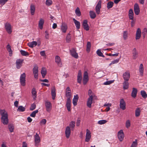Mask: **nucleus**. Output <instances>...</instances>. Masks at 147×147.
<instances>
[{"label": "nucleus", "mask_w": 147, "mask_h": 147, "mask_svg": "<svg viewBox=\"0 0 147 147\" xmlns=\"http://www.w3.org/2000/svg\"><path fill=\"white\" fill-rule=\"evenodd\" d=\"M0 114L1 115V121L4 125H7L8 123V115L5 110H0Z\"/></svg>", "instance_id": "obj_1"}, {"label": "nucleus", "mask_w": 147, "mask_h": 147, "mask_svg": "<svg viewBox=\"0 0 147 147\" xmlns=\"http://www.w3.org/2000/svg\"><path fill=\"white\" fill-rule=\"evenodd\" d=\"M65 96L67 98L66 104V107L68 111L69 112L71 111V100L70 99V98H71V92H66Z\"/></svg>", "instance_id": "obj_2"}, {"label": "nucleus", "mask_w": 147, "mask_h": 147, "mask_svg": "<svg viewBox=\"0 0 147 147\" xmlns=\"http://www.w3.org/2000/svg\"><path fill=\"white\" fill-rule=\"evenodd\" d=\"M102 1L101 0H99L95 7V11L96 14H99L100 12V9L101 7Z\"/></svg>", "instance_id": "obj_3"}, {"label": "nucleus", "mask_w": 147, "mask_h": 147, "mask_svg": "<svg viewBox=\"0 0 147 147\" xmlns=\"http://www.w3.org/2000/svg\"><path fill=\"white\" fill-rule=\"evenodd\" d=\"M26 74L23 73L21 75L20 81L21 84L22 86H24L26 85Z\"/></svg>", "instance_id": "obj_4"}, {"label": "nucleus", "mask_w": 147, "mask_h": 147, "mask_svg": "<svg viewBox=\"0 0 147 147\" xmlns=\"http://www.w3.org/2000/svg\"><path fill=\"white\" fill-rule=\"evenodd\" d=\"M33 71L34 78L37 79L38 76V67L37 65H36L34 66Z\"/></svg>", "instance_id": "obj_5"}, {"label": "nucleus", "mask_w": 147, "mask_h": 147, "mask_svg": "<svg viewBox=\"0 0 147 147\" xmlns=\"http://www.w3.org/2000/svg\"><path fill=\"white\" fill-rule=\"evenodd\" d=\"M45 105L46 107V111L49 112L50 111L52 108L51 103L48 101H45Z\"/></svg>", "instance_id": "obj_6"}, {"label": "nucleus", "mask_w": 147, "mask_h": 147, "mask_svg": "<svg viewBox=\"0 0 147 147\" xmlns=\"http://www.w3.org/2000/svg\"><path fill=\"white\" fill-rule=\"evenodd\" d=\"M40 140V138L39 135L37 133H36L34 136L35 145L36 146H38Z\"/></svg>", "instance_id": "obj_7"}, {"label": "nucleus", "mask_w": 147, "mask_h": 147, "mask_svg": "<svg viewBox=\"0 0 147 147\" xmlns=\"http://www.w3.org/2000/svg\"><path fill=\"white\" fill-rule=\"evenodd\" d=\"M88 80V73L86 71L84 72V74L83 78V83L84 85H85Z\"/></svg>", "instance_id": "obj_8"}, {"label": "nucleus", "mask_w": 147, "mask_h": 147, "mask_svg": "<svg viewBox=\"0 0 147 147\" xmlns=\"http://www.w3.org/2000/svg\"><path fill=\"white\" fill-rule=\"evenodd\" d=\"M71 55L74 58L77 59L78 56V53H76V50L74 48H73L70 50Z\"/></svg>", "instance_id": "obj_9"}, {"label": "nucleus", "mask_w": 147, "mask_h": 147, "mask_svg": "<svg viewBox=\"0 0 147 147\" xmlns=\"http://www.w3.org/2000/svg\"><path fill=\"white\" fill-rule=\"evenodd\" d=\"M5 28L6 31L9 34L11 33L12 32L11 26L9 23H6L5 24Z\"/></svg>", "instance_id": "obj_10"}, {"label": "nucleus", "mask_w": 147, "mask_h": 147, "mask_svg": "<svg viewBox=\"0 0 147 147\" xmlns=\"http://www.w3.org/2000/svg\"><path fill=\"white\" fill-rule=\"evenodd\" d=\"M130 77V75L129 71H127L123 74V77L124 81H128Z\"/></svg>", "instance_id": "obj_11"}, {"label": "nucleus", "mask_w": 147, "mask_h": 147, "mask_svg": "<svg viewBox=\"0 0 147 147\" xmlns=\"http://www.w3.org/2000/svg\"><path fill=\"white\" fill-rule=\"evenodd\" d=\"M93 96L92 95L90 96L88 98L87 102V106L89 108H91V105L92 102V100Z\"/></svg>", "instance_id": "obj_12"}, {"label": "nucleus", "mask_w": 147, "mask_h": 147, "mask_svg": "<svg viewBox=\"0 0 147 147\" xmlns=\"http://www.w3.org/2000/svg\"><path fill=\"white\" fill-rule=\"evenodd\" d=\"M118 137L119 140L122 141L124 137V134L122 130H120L118 133Z\"/></svg>", "instance_id": "obj_13"}, {"label": "nucleus", "mask_w": 147, "mask_h": 147, "mask_svg": "<svg viewBox=\"0 0 147 147\" xmlns=\"http://www.w3.org/2000/svg\"><path fill=\"white\" fill-rule=\"evenodd\" d=\"M134 9L135 14L138 15L139 14L140 10L139 5L137 3H136L134 4Z\"/></svg>", "instance_id": "obj_14"}, {"label": "nucleus", "mask_w": 147, "mask_h": 147, "mask_svg": "<svg viewBox=\"0 0 147 147\" xmlns=\"http://www.w3.org/2000/svg\"><path fill=\"white\" fill-rule=\"evenodd\" d=\"M82 26L83 27L84 29L86 31H88L89 30V26L87 20H84L83 21Z\"/></svg>", "instance_id": "obj_15"}, {"label": "nucleus", "mask_w": 147, "mask_h": 147, "mask_svg": "<svg viewBox=\"0 0 147 147\" xmlns=\"http://www.w3.org/2000/svg\"><path fill=\"white\" fill-rule=\"evenodd\" d=\"M126 104L123 99H121L120 101V107L123 110L125 109Z\"/></svg>", "instance_id": "obj_16"}, {"label": "nucleus", "mask_w": 147, "mask_h": 147, "mask_svg": "<svg viewBox=\"0 0 147 147\" xmlns=\"http://www.w3.org/2000/svg\"><path fill=\"white\" fill-rule=\"evenodd\" d=\"M91 138V133L88 129H87L86 136L85 141L86 142H88L90 141Z\"/></svg>", "instance_id": "obj_17"}, {"label": "nucleus", "mask_w": 147, "mask_h": 147, "mask_svg": "<svg viewBox=\"0 0 147 147\" xmlns=\"http://www.w3.org/2000/svg\"><path fill=\"white\" fill-rule=\"evenodd\" d=\"M65 132L66 137L67 138H69L71 134V130L69 126H67L66 127Z\"/></svg>", "instance_id": "obj_18"}, {"label": "nucleus", "mask_w": 147, "mask_h": 147, "mask_svg": "<svg viewBox=\"0 0 147 147\" xmlns=\"http://www.w3.org/2000/svg\"><path fill=\"white\" fill-rule=\"evenodd\" d=\"M51 94L52 99L54 100L56 96V89L55 86H53L51 88Z\"/></svg>", "instance_id": "obj_19"}, {"label": "nucleus", "mask_w": 147, "mask_h": 147, "mask_svg": "<svg viewBox=\"0 0 147 147\" xmlns=\"http://www.w3.org/2000/svg\"><path fill=\"white\" fill-rule=\"evenodd\" d=\"M55 62L57 63L58 66L61 67L62 64L61 62V60L60 57L58 56H56L55 57Z\"/></svg>", "instance_id": "obj_20"}, {"label": "nucleus", "mask_w": 147, "mask_h": 147, "mask_svg": "<svg viewBox=\"0 0 147 147\" xmlns=\"http://www.w3.org/2000/svg\"><path fill=\"white\" fill-rule=\"evenodd\" d=\"M133 59H136L138 56V53L135 48H134L132 50Z\"/></svg>", "instance_id": "obj_21"}, {"label": "nucleus", "mask_w": 147, "mask_h": 147, "mask_svg": "<svg viewBox=\"0 0 147 147\" xmlns=\"http://www.w3.org/2000/svg\"><path fill=\"white\" fill-rule=\"evenodd\" d=\"M141 33L140 29V28H138L137 29L136 34V40L139 39L140 38L141 36Z\"/></svg>", "instance_id": "obj_22"}, {"label": "nucleus", "mask_w": 147, "mask_h": 147, "mask_svg": "<svg viewBox=\"0 0 147 147\" xmlns=\"http://www.w3.org/2000/svg\"><path fill=\"white\" fill-rule=\"evenodd\" d=\"M67 27V25L64 23H63L61 25V30L62 32L63 33H65L66 32Z\"/></svg>", "instance_id": "obj_23"}, {"label": "nucleus", "mask_w": 147, "mask_h": 147, "mask_svg": "<svg viewBox=\"0 0 147 147\" xmlns=\"http://www.w3.org/2000/svg\"><path fill=\"white\" fill-rule=\"evenodd\" d=\"M82 79V73L80 70L78 71L77 76V81L79 83H81Z\"/></svg>", "instance_id": "obj_24"}, {"label": "nucleus", "mask_w": 147, "mask_h": 147, "mask_svg": "<svg viewBox=\"0 0 147 147\" xmlns=\"http://www.w3.org/2000/svg\"><path fill=\"white\" fill-rule=\"evenodd\" d=\"M132 89L133 90L131 93V96L132 97L135 98L136 96L138 90L136 88H133Z\"/></svg>", "instance_id": "obj_25"}, {"label": "nucleus", "mask_w": 147, "mask_h": 147, "mask_svg": "<svg viewBox=\"0 0 147 147\" xmlns=\"http://www.w3.org/2000/svg\"><path fill=\"white\" fill-rule=\"evenodd\" d=\"M35 11V6L33 4H31L30 6V11L32 15L34 14Z\"/></svg>", "instance_id": "obj_26"}, {"label": "nucleus", "mask_w": 147, "mask_h": 147, "mask_svg": "<svg viewBox=\"0 0 147 147\" xmlns=\"http://www.w3.org/2000/svg\"><path fill=\"white\" fill-rule=\"evenodd\" d=\"M6 49L9 53V56L11 57L12 55L13 51L11 50V46L9 44L7 46Z\"/></svg>", "instance_id": "obj_27"}, {"label": "nucleus", "mask_w": 147, "mask_h": 147, "mask_svg": "<svg viewBox=\"0 0 147 147\" xmlns=\"http://www.w3.org/2000/svg\"><path fill=\"white\" fill-rule=\"evenodd\" d=\"M44 20L42 18L40 19L39 21L38 27L40 29H42L43 27V25L44 24Z\"/></svg>", "instance_id": "obj_28"}, {"label": "nucleus", "mask_w": 147, "mask_h": 147, "mask_svg": "<svg viewBox=\"0 0 147 147\" xmlns=\"http://www.w3.org/2000/svg\"><path fill=\"white\" fill-rule=\"evenodd\" d=\"M73 20L75 23L76 28L78 29H80V23L74 18L73 19Z\"/></svg>", "instance_id": "obj_29"}, {"label": "nucleus", "mask_w": 147, "mask_h": 147, "mask_svg": "<svg viewBox=\"0 0 147 147\" xmlns=\"http://www.w3.org/2000/svg\"><path fill=\"white\" fill-rule=\"evenodd\" d=\"M32 93L33 99L35 100L36 98L37 94L36 92L35 88H32Z\"/></svg>", "instance_id": "obj_30"}, {"label": "nucleus", "mask_w": 147, "mask_h": 147, "mask_svg": "<svg viewBox=\"0 0 147 147\" xmlns=\"http://www.w3.org/2000/svg\"><path fill=\"white\" fill-rule=\"evenodd\" d=\"M134 13L133 10L131 9L129 10V17L130 19L133 20V19Z\"/></svg>", "instance_id": "obj_31"}, {"label": "nucleus", "mask_w": 147, "mask_h": 147, "mask_svg": "<svg viewBox=\"0 0 147 147\" xmlns=\"http://www.w3.org/2000/svg\"><path fill=\"white\" fill-rule=\"evenodd\" d=\"M28 45L31 48H33L37 45V42L35 41H33L31 42H29L28 44Z\"/></svg>", "instance_id": "obj_32"}, {"label": "nucleus", "mask_w": 147, "mask_h": 147, "mask_svg": "<svg viewBox=\"0 0 147 147\" xmlns=\"http://www.w3.org/2000/svg\"><path fill=\"white\" fill-rule=\"evenodd\" d=\"M42 77L44 78L45 77L47 74V70L45 67H42L41 71Z\"/></svg>", "instance_id": "obj_33"}, {"label": "nucleus", "mask_w": 147, "mask_h": 147, "mask_svg": "<svg viewBox=\"0 0 147 147\" xmlns=\"http://www.w3.org/2000/svg\"><path fill=\"white\" fill-rule=\"evenodd\" d=\"M128 81H124L123 83V89L124 90L127 89L129 87Z\"/></svg>", "instance_id": "obj_34"}, {"label": "nucleus", "mask_w": 147, "mask_h": 147, "mask_svg": "<svg viewBox=\"0 0 147 147\" xmlns=\"http://www.w3.org/2000/svg\"><path fill=\"white\" fill-rule=\"evenodd\" d=\"M89 14L90 18L92 19H93L95 18L96 16L95 13L92 11H90Z\"/></svg>", "instance_id": "obj_35"}, {"label": "nucleus", "mask_w": 147, "mask_h": 147, "mask_svg": "<svg viewBox=\"0 0 147 147\" xmlns=\"http://www.w3.org/2000/svg\"><path fill=\"white\" fill-rule=\"evenodd\" d=\"M139 72L141 76L143 75L144 67L142 64H140L139 67Z\"/></svg>", "instance_id": "obj_36"}, {"label": "nucleus", "mask_w": 147, "mask_h": 147, "mask_svg": "<svg viewBox=\"0 0 147 147\" xmlns=\"http://www.w3.org/2000/svg\"><path fill=\"white\" fill-rule=\"evenodd\" d=\"M114 3L113 1H110L107 3V7L108 9L112 8L113 5Z\"/></svg>", "instance_id": "obj_37"}, {"label": "nucleus", "mask_w": 147, "mask_h": 147, "mask_svg": "<svg viewBox=\"0 0 147 147\" xmlns=\"http://www.w3.org/2000/svg\"><path fill=\"white\" fill-rule=\"evenodd\" d=\"M140 109L139 108H137L135 111V116L138 117L140 116Z\"/></svg>", "instance_id": "obj_38"}, {"label": "nucleus", "mask_w": 147, "mask_h": 147, "mask_svg": "<svg viewBox=\"0 0 147 147\" xmlns=\"http://www.w3.org/2000/svg\"><path fill=\"white\" fill-rule=\"evenodd\" d=\"M8 128L9 130V131L11 132H12L13 131V129H14V126L12 124H9L8 126Z\"/></svg>", "instance_id": "obj_39"}, {"label": "nucleus", "mask_w": 147, "mask_h": 147, "mask_svg": "<svg viewBox=\"0 0 147 147\" xmlns=\"http://www.w3.org/2000/svg\"><path fill=\"white\" fill-rule=\"evenodd\" d=\"M75 13L77 16H80L81 15V13L79 7H77L75 10Z\"/></svg>", "instance_id": "obj_40"}, {"label": "nucleus", "mask_w": 147, "mask_h": 147, "mask_svg": "<svg viewBox=\"0 0 147 147\" xmlns=\"http://www.w3.org/2000/svg\"><path fill=\"white\" fill-rule=\"evenodd\" d=\"M20 52L21 53V54L23 56H28L29 55V53L23 50H21L20 51Z\"/></svg>", "instance_id": "obj_41"}, {"label": "nucleus", "mask_w": 147, "mask_h": 147, "mask_svg": "<svg viewBox=\"0 0 147 147\" xmlns=\"http://www.w3.org/2000/svg\"><path fill=\"white\" fill-rule=\"evenodd\" d=\"M141 94L142 96L144 98H146L147 97V94L144 90H142L141 91Z\"/></svg>", "instance_id": "obj_42"}, {"label": "nucleus", "mask_w": 147, "mask_h": 147, "mask_svg": "<svg viewBox=\"0 0 147 147\" xmlns=\"http://www.w3.org/2000/svg\"><path fill=\"white\" fill-rule=\"evenodd\" d=\"M91 47V45L90 42H88L86 46V50L87 52H89L90 51Z\"/></svg>", "instance_id": "obj_43"}, {"label": "nucleus", "mask_w": 147, "mask_h": 147, "mask_svg": "<svg viewBox=\"0 0 147 147\" xmlns=\"http://www.w3.org/2000/svg\"><path fill=\"white\" fill-rule=\"evenodd\" d=\"M75 122L73 121H71L69 124L70 127L71 128V129L73 130L75 126Z\"/></svg>", "instance_id": "obj_44"}, {"label": "nucleus", "mask_w": 147, "mask_h": 147, "mask_svg": "<svg viewBox=\"0 0 147 147\" xmlns=\"http://www.w3.org/2000/svg\"><path fill=\"white\" fill-rule=\"evenodd\" d=\"M38 112V110H36L35 111H34L32 112L30 115L32 117H35L36 114Z\"/></svg>", "instance_id": "obj_45"}, {"label": "nucleus", "mask_w": 147, "mask_h": 147, "mask_svg": "<svg viewBox=\"0 0 147 147\" xmlns=\"http://www.w3.org/2000/svg\"><path fill=\"white\" fill-rule=\"evenodd\" d=\"M97 54L99 56L104 57L105 56L103 55V54L101 52V51L100 49H98L96 52Z\"/></svg>", "instance_id": "obj_46"}, {"label": "nucleus", "mask_w": 147, "mask_h": 147, "mask_svg": "<svg viewBox=\"0 0 147 147\" xmlns=\"http://www.w3.org/2000/svg\"><path fill=\"white\" fill-rule=\"evenodd\" d=\"M36 105L34 103L32 104L30 108V110L31 111H33L36 108Z\"/></svg>", "instance_id": "obj_47"}, {"label": "nucleus", "mask_w": 147, "mask_h": 147, "mask_svg": "<svg viewBox=\"0 0 147 147\" xmlns=\"http://www.w3.org/2000/svg\"><path fill=\"white\" fill-rule=\"evenodd\" d=\"M107 121L105 120H102L99 121L98 122V123L99 124L102 125L106 123Z\"/></svg>", "instance_id": "obj_48"}, {"label": "nucleus", "mask_w": 147, "mask_h": 147, "mask_svg": "<svg viewBox=\"0 0 147 147\" xmlns=\"http://www.w3.org/2000/svg\"><path fill=\"white\" fill-rule=\"evenodd\" d=\"M25 108L22 106H19V111L23 112L25 111Z\"/></svg>", "instance_id": "obj_49"}, {"label": "nucleus", "mask_w": 147, "mask_h": 147, "mask_svg": "<svg viewBox=\"0 0 147 147\" xmlns=\"http://www.w3.org/2000/svg\"><path fill=\"white\" fill-rule=\"evenodd\" d=\"M125 126L127 128H128L130 126V123L129 120H127L126 121Z\"/></svg>", "instance_id": "obj_50"}, {"label": "nucleus", "mask_w": 147, "mask_h": 147, "mask_svg": "<svg viewBox=\"0 0 147 147\" xmlns=\"http://www.w3.org/2000/svg\"><path fill=\"white\" fill-rule=\"evenodd\" d=\"M70 34L69 33L66 37V40L67 42H69L71 40V36H70Z\"/></svg>", "instance_id": "obj_51"}, {"label": "nucleus", "mask_w": 147, "mask_h": 147, "mask_svg": "<svg viewBox=\"0 0 147 147\" xmlns=\"http://www.w3.org/2000/svg\"><path fill=\"white\" fill-rule=\"evenodd\" d=\"M24 61L23 59H19V68L22 66Z\"/></svg>", "instance_id": "obj_52"}, {"label": "nucleus", "mask_w": 147, "mask_h": 147, "mask_svg": "<svg viewBox=\"0 0 147 147\" xmlns=\"http://www.w3.org/2000/svg\"><path fill=\"white\" fill-rule=\"evenodd\" d=\"M8 0H0V5H3Z\"/></svg>", "instance_id": "obj_53"}, {"label": "nucleus", "mask_w": 147, "mask_h": 147, "mask_svg": "<svg viewBox=\"0 0 147 147\" xmlns=\"http://www.w3.org/2000/svg\"><path fill=\"white\" fill-rule=\"evenodd\" d=\"M52 3V1L51 0H47L46 2V4L47 5H51Z\"/></svg>", "instance_id": "obj_54"}, {"label": "nucleus", "mask_w": 147, "mask_h": 147, "mask_svg": "<svg viewBox=\"0 0 147 147\" xmlns=\"http://www.w3.org/2000/svg\"><path fill=\"white\" fill-rule=\"evenodd\" d=\"M123 37L125 40H126L127 38V33L126 31H125L123 33Z\"/></svg>", "instance_id": "obj_55"}, {"label": "nucleus", "mask_w": 147, "mask_h": 147, "mask_svg": "<svg viewBox=\"0 0 147 147\" xmlns=\"http://www.w3.org/2000/svg\"><path fill=\"white\" fill-rule=\"evenodd\" d=\"M137 145V140H136V141H134L131 145V146L133 147H136Z\"/></svg>", "instance_id": "obj_56"}, {"label": "nucleus", "mask_w": 147, "mask_h": 147, "mask_svg": "<svg viewBox=\"0 0 147 147\" xmlns=\"http://www.w3.org/2000/svg\"><path fill=\"white\" fill-rule=\"evenodd\" d=\"M45 38L46 39H48L49 38V34L48 32L47 31H46L45 32Z\"/></svg>", "instance_id": "obj_57"}, {"label": "nucleus", "mask_w": 147, "mask_h": 147, "mask_svg": "<svg viewBox=\"0 0 147 147\" xmlns=\"http://www.w3.org/2000/svg\"><path fill=\"white\" fill-rule=\"evenodd\" d=\"M47 121L45 119H43L41 120L40 121V123L43 124H45L46 123Z\"/></svg>", "instance_id": "obj_58"}, {"label": "nucleus", "mask_w": 147, "mask_h": 147, "mask_svg": "<svg viewBox=\"0 0 147 147\" xmlns=\"http://www.w3.org/2000/svg\"><path fill=\"white\" fill-rule=\"evenodd\" d=\"M80 119L79 118H78V119L77 120L76 122V125L77 126H78L80 125Z\"/></svg>", "instance_id": "obj_59"}, {"label": "nucleus", "mask_w": 147, "mask_h": 147, "mask_svg": "<svg viewBox=\"0 0 147 147\" xmlns=\"http://www.w3.org/2000/svg\"><path fill=\"white\" fill-rule=\"evenodd\" d=\"M78 102V100H75V99H73V105L75 106L77 105V102Z\"/></svg>", "instance_id": "obj_60"}, {"label": "nucleus", "mask_w": 147, "mask_h": 147, "mask_svg": "<svg viewBox=\"0 0 147 147\" xmlns=\"http://www.w3.org/2000/svg\"><path fill=\"white\" fill-rule=\"evenodd\" d=\"M119 61V59H116L112 61V63L114 64L115 63H117Z\"/></svg>", "instance_id": "obj_61"}, {"label": "nucleus", "mask_w": 147, "mask_h": 147, "mask_svg": "<svg viewBox=\"0 0 147 147\" xmlns=\"http://www.w3.org/2000/svg\"><path fill=\"white\" fill-rule=\"evenodd\" d=\"M112 82L111 81H107V82H105L104 83V84L106 85H109V84H111Z\"/></svg>", "instance_id": "obj_62"}, {"label": "nucleus", "mask_w": 147, "mask_h": 147, "mask_svg": "<svg viewBox=\"0 0 147 147\" xmlns=\"http://www.w3.org/2000/svg\"><path fill=\"white\" fill-rule=\"evenodd\" d=\"M40 55L42 56H44L45 55V51H41L40 52Z\"/></svg>", "instance_id": "obj_63"}, {"label": "nucleus", "mask_w": 147, "mask_h": 147, "mask_svg": "<svg viewBox=\"0 0 147 147\" xmlns=\"http://www.w3.org/2000/svg\"><path fill=\"white\" fill-rule=\"evenodd\" d=\"M22 147H27V144L25 142H23L22 144Z\"/></svg>", "instance_id": "obj_64"}]
</instances>
